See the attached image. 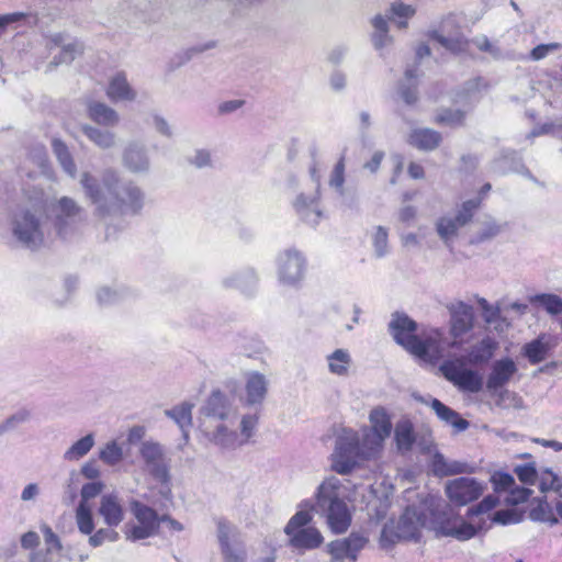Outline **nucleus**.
<instances>
[{
    "mask_svg": "<svg viewBox=\"0 0 562 562\" xmlns=\"http://www.w3.org/2000/svg\"><path fill=\"white\" fill-rule=\"evenodd\" d=\"M370 427L361 430L344 428L335 441L331 468L339 474H348L362 462L375 460L381 454L384 441L392 432V422L384 407L370 412Z\"/></svg>",
    "mask_w": 562,
    "mask_h": 562,
    "instance_id": "nucleus-1",
    "label": "nucleus"
},
{
    "mask_svg": "<svg viewBox=\"0 0 562 562\" xmlns=\"http://www.w3.org/2000/svg\"><path fill=\"white\" fill-rule=\"evenodd\" d=\"M498 348L497 341L492 337H484L472 345L465 357H453L445 360L439 371L445 379L459 390L470 393H479L483 387V379L475 370L467 368V364L481 366L487 363Z\"/></svg>",
    "mask_w": 562,
    "mask_h": 562,
    "instance_id": "nucleus-2",
    "label": "nucleus"
},
{
    "mask_svg": "<svg viewBox=\"0 0 562 562\" xmlns=\"http://www.w3.org/2000/svg\"><path fill=\"white\" fill-rule=\"evenodd\" d=\"M300 507L301 509L290 518L284 527V533L288 536L289 547L303 554L319 548L324 537L316 527L310 526L313 516L310 509L305 508L312 507L310 502L301 503Z\"/></svg>",
    "mask_w": 562,
    "mask_h": 562,
    "instance_id": "nucleus-3",
    "label": "nucleus"
},
{
    "mask_svg": "<svg viewBox=\"0 0 562 562\" xmlns=\"http://www.w3.org/2000/svg\"><path fill=\"white\" fill-rule=\"evenodd\" d=\"M426 522L425 513L414 505L407 506L398 520L386 522L382 529L380 543L389 548L398 541L418 540Z\"/></svg>",
    "mask_w": 562,
    "mask_h": 562,
    "instance_id": "nucleus-4",
    "label": "nucleus"
},
{
    "mask_svg": "<svg viewBox=\"0 0 562 562\" xmlns=\"http://www.w3.org/2000/svg\"><path fill=\"white\" fill-rule=\"evenodd\" d=\"M130 510L134 520L125 525L124 535L127 540L139 541L158 533L160 519L154 508L138 499H132Z\"/></svg>",
    "mask_w": 562,
    "mask_h": 562,
    "instance_id": "nucleus-5",
    "label": "nucleus"
},
{
    "mask_svg": "<svg viewBox=\"0 0 562 562\" xmlns=\"http://www.w3.org/2000/svg\"><path fill=\"white\" fill-rule=\"evenodd\" d=\"M139 454L145 463L146 471L162 484L161 495L169 499L171 497L170 473L162 446L151 440L143 441L139 447Z\"/></svg>",
    "mask_w": 562,
    "mask_h": 562,
    "instance_id": "nucleus-6",
    "label": "nucleus"
},
{
    "mask_svg": "<svg viewBox=\"0 0 562 562\" xmlns=\"http://www.w3.org/2000/svg\"><path fill=\"white\" fill-rule=\"evenodd\" d=\"M458 345V340H449L443 330L429 328L418 335L409 353L422 360L435 362L442 358L447 350Z\"/></svg>",
    "mask_w": 562,
    "mask_h": 562,
    "instance_id": "nucleus-7",
    "label": "nucleus"
},
{
    "mask_svg": "<svg viewBox=\"0 0 562 562\" xmlns=\"http://www.w3.org/2000/svg\"><path fill=\"white\" fill-rule=\"evenodd\" d=\"M443 490L452 505L463 507L479 501L487 490V484L476 477L463 475L448 480Z\"/></svg>",
    "mask_w": 562,
    "mask_h": 562,
    "instance_id": "nucleus-8",
    "label": "nucleus"
},
{
    "mask_svg": "<svg viewBox=\"0 0 562 562\" xmlns=\"http://www.w3.org/2000/svg\"><path fill=\"white\" fill-rule=\"evenodd\" d=\"M306 272L305 256L296 248L281 251L277 258V276L281 285L297 289Z\"/></svg>",
    "mask_w": 562,
    "mask_h": 562,
    "instance_id": "nucleus-9",
    "label": "nucleus"
},
{
    "mask_svg": "<svg viewBox=\"0 0 562 562\" xmlns=\"http://www.w3.org/2000/svg\"><path fill=\"white\" fill-rule=\"evenodd\" d=\"M216 537L224 562H246L245 544L234 525L218 518L216 520Z\"/></svg>",
    "mask_w": 562,
    "mask_h": 562,
    "instance_id": "nucleus-10",
    "label": "nucleus"
},
{
    "mask_svg": "<svg viewBox=\"0 0 562 562\" xmlns=\"http://www.w3.org/2000/svg\"><path fill=\"white\" fill-rule=\"evenodd\" d=\"M201 422L236 420L237 408L221 390H214L200 408Z\"/></svg>",
    "mask_w": 562,
    "mask_h": 562,
    "instance_id": "nucleus-11",
    "label": "nucleus"
},
{
    "mask_svg": "<svg viewBox=\"0 0 562 562\" xmlns=\"http://www.w3.org/2000/svg\"><path fill=\"white\" fill-rule=\"evenodd\" d=\"M269 392L268 378L255 370L244 373V387L239 401L247 407L258 408L265 403Z\"/></svg>",
    "mask_w": 562,
    "mask_h": 562,
    "instance_id": "nucleus-12",
    "label": "nucleus"
},
{
    "mask_svg": "<svg viewBox=\"0 0 562 562\" xmlns=\"http://www.w3.org/2000/svg\"><path fill=\"white\" fill-rule=\"evenodd\" d=\"M236 420L201 422L205 437L215 446L234 450L240 447L238 432L234 429Z\"/></svg>",
    "mask_w": 562,
    "mask_h": 562,
    "instance_id": "nucleus-13",
    "label": "nucleus"
},
{
    "mask_svg": "<svg viewBox=\"0 0 562 562\" xmlns=\"http://www.w3.org/2000/svg\"><path fill=\"white\" fill-rule=\"evenodd\" d=\"M389 331L393 339L411 352L418 335L417 323L404 313L395 312L389 323Z\"/></svg>",
    "mask_w": 562,
    "mask_h": 562,
    "instance_id": "nucleus-14",
    "label": "nucleus"
},
{
    "mask_svg": "<svg viewBox=\"0 0 562 562\" xmlns=\"http://www.w3.org/2000/svg\"><path fill=\"white\" fill-rule=\"evenodd\" d=\"M367 538L352 532L349 537L331 541L327 549L331 562H356L359 552L364 548Z\"/></svg>",
    "mask_w": 562,
    "mask_h": 562,
    "instance_id": "nucleus-15",
    "label": "nucleus"
},
{
    "mask_svg": "<svg viewBox=\"0 0 562 562\" xmlns=\"http://www.w3.org/2000/svg\"><path fill=\"white\" fill-rule=\"evenodd\" d=\"M518 367L510 357L496 359L486 378V390L491 394H497L517 374Z\"/></svg>",
    "mask_w": 562,
    "mask_h": 562,
    "instance_id": "nucleus-16",
    "label": "nucleus"
},
{
    "mask_svg": "<svg viewBox=\"0 0 562 562\" xmlns=\"http://www.w3.org/2000/svg\"><path fill=\"white\" fill-rule=\"evenodd\" d=\"M144 205V195L139 188L127 184L120 191L114 192L112 210L119 215L137 214Z\"/></svg>",
    "mask_w": 562,
    "mask_h": 562,
    "instance_id": "nucleus-17",
    "label": "nucleus"
},
{
    "mask_svg": "<svg viewBox=\"0 0 562 562\" xmlns=\"http://www.w3.org/2000/svg\"><path fill=\"white\" fill-rule=\"evenodd\" d=\"M430 469L435 476L446 477L474 474L477 467L468 461L448 459L442 453L436 452L431 458Z\"/></svg>",
    "mask_w": 562,
    "mask_h": 562,
    "instance_id": "nucleus-18",
    "label": "nucleus"
},
{
    "mask_svg": "<svg viewBox=\"0 0 562 562\" xmlns=\"http://www.w3.org/2000/svg\"><path fill=\"white\" fill-rule=\"evenodd\" d=\"M349 487L342 480L331 475L325 479L316 491V505L319 509L345 502Z\"/></svg>",
    "mask_w": 562,
    "mask_h": 562,
    "instance_id": "nucleus-19",
    "label": "nucleus"
},
{
    "mask_svg": "<svg viewBox=\"0 0 562 562\" xmlns=\"http://www.w3.org/2000/svg\"><path fill=\"white\" fill-rule=\"evenodd\" d=\"M450 312V334L452 340H457L470 331L473 327V307L462 301L451 303L448 306Z\"/></svg>",
    "mask_w": 562,
    "mask_h": 562,
    "instance_id": "nucleus-20",
    "label": "nucleus"
},
{
    "mask_svg": "<svg viewBox=\"0 0 562 562\" xmlns=\"http://www.w3.org/2000/svg\"><path fill=\"white\" fill-rule=\"evenodd\" d=\"M54 222L58 232H63L66 227L80 222L83 217V210L75 200L63 196L53 207Z\"/></svg>",
    "mask_w": 562,
    "mask_h": 562,
    "instance_id": "nucleus-21",
    "label": "nucleus"
},
{
    "mask_svg": "<svg viewBox=\"0 0 562 562\" xmlns=\"http://www.w3.org/2000/svg\"><path fill=\"white\" fill-rule=\"evenodd\" d=\"M12 231L20 243L27 245L37 243L41 237L38 220L30 211L15 216Z\"/></svg>",
    "mask_w": 562,
    "mask_h": 562,
    "instance_id": "nucleus-22",
    "label": "nucleus"
},
{
    "mask_svg": "<svg viewBox=\"0 0 562 562\" xmlns=\"http://www.w3.org/2000/svg\"><path fill=\"white\" fill-rule=\"evenodd\" d=\"M98 513L109 527H117L125 517L123 503L115 494H105L101 497Z\"/></svg>",
    "mask_w": 562,
    "mask_h": 562,
    "instance_id": "nucleus-23",
    "label": "nucleus"
},
{
    "mask_svg": "<svg viewBox=\"0 0 562 562\" xmlns=\"http://www.w3.org/2000/svg\"><path fill=\"white\" fill-rule=\"evenodd\" d=\"M553 347L552 337L548 334H541L522 346L521 355L527 358L530 364H538L547 359Z\"/></svg>",
    "mask_w": 562,
    "mask_h": 562,
    "instance_id": "nucleus-24",
    "label": "nucleus"
},
{
    "mask_svg": "<svg viewBox=\"0 0 562 562\" xmlns=\"http://www.w3.org/2000/svg\"><path fill=\"white\" fill-rule=\"evenodd\" d=\"M327 519L330 530L335 533H344L350 526L351 515L346 502L336 503L321 509Z\"/></svg>",
    "mask_w": 562,
    "mask_h": 562,
    "instance_id": "nucleus-25",
    "label": "nucleus"
},
{
    "mask_svg": "<svg viewBox=\"0 0 562 562\" xmlns=\"http://www.w3.org/2000/svg\"><path fill=\"white\" fill-rule=\"evenodd\" d=\"M441 142V133L427 127L415 128L408 135V144L423 151L437 149Z\"/></svg>",
    "mask_w": 562,
    "mask_h": 562,
    "instance_id": "nucleus-26",
    "label": "nucleus"
},
{
    "mask_svg": "<svg viewBox=\"0 0 562 562\" xmlns=\"http://www.w3.org/2000/svg\"><path fill=\"white\" fill-rule=\"evenodd\" d=\"M294 209L304 221L317 223L323 215L319 195L300 194L294 201Z\"/></svg>",
    "mask_w": 562,
    "mask_h": 562,
    "instance_id": "nucleus-27",
    "label": "nucleus"
},
{
    "mask_svg": "<svg viewBox=\"0 0 562 562\" xmlns=\"http://www.w3.org/2000/svg\"><path fill=\"white\" fill-rule=\"evenodd\" d=\"M108 98L113 101H133L136 92L131 87L124 72H117L113 76L106 88Z\"/></svg>",
    "mask_w": 562,
    "mask_h": 562,
    "instance_id": "nucleus-28",
    "label": "nucleus"
},
{
    "mask_svg": "<svg viewBox=\"0 0 562 562\" xmlns=\"http://www.w3.org/2000/svg\"><path fill=\"white\" fill-rule=\"evenodd\" d=\"M539 490L542 493L552 491L558 494L555 499V513L560 516L562 522V479L549 469L539 472Z\"/></svg>",
    "mask_w": 562,
    "mask_h": 562,
    "instance_id": "nucleus-29",
    "label": "nucleus"
},
{
    "mask_svg": "<svg viewBox=\"0 0 562 562\" xmlns=\"http://www.w3.org/2000/svg\"><path fill=\"white\" fill-rule=\"evenodd\" d=\"M224 282L227 288L236 289L245 295H251L257 289L258 277L252 269H247L227 278Z\"/></svg>",
    "mask_w": 562,
    "mask_h": 562,
    "instance_id": "nucleus-30",
    "label": "nucleus"
},
{
    "mask_svg": "<svg viewBox=\"0 0 562 562\" xmlns=\"http://www.w3.org/2000/svg\"><path fill=\"white\" fill-rule=\"evenodd\" d=\"M429 405L435 411L439 419L447 423L448 425L453 426L457 430L462 431L468 428L469 423L465 419L460 418L456 411L448 407L439 400L431 398Z\"/></svg>",
    "mask_w": 562,
    "mask_h": 562,
    "instance_id": "nucleus-31",
    "label": "nucleus"
},
{
    "mask_svg": "<svg viewBox=\"0 0 562 562\" xmlns=\"http://www.w3.org/2000/svg\"><path fill=\"white\" fill-rule=\"evenodd\" d=\"M328 370L331 374L345 376L349 373L352 363L351 355L347 349H336L326 356Z\"/></svg>",
    "mask_w": 562,
    "mask_h": 562,
    "instance_id": "nucleus-32",
    "label": "nucleus"
},
{
    "mask_svg": "<svg viewBox=\"0 0 562 562\" xmlns=\"http://www.w3.org/2000/svg\"><path fill=\"white\" fill-rule=\"evenodd\" d=\"M555 507L548 502L547 497L538 498L537 505L529 510V518L532 521L547 522L550 526L557 525L561 521L560 516L554 514Z\"/></svg>",
    "mask_w": 562,
    "mask_h": 562,
    "instance_id": "nucleus-33",
    "label": "nucleus"
},
{
    "mask_svg": "<svg viewBox=\"0 0 562 562\" xmlns=\"http://www.w3.org/2000/svg\"><path fill=\"white\" fill-rule=\"evenodd\" d=\"M88 114L93 122L105 126H114L119 122L117 113L101 102L90 103Z\"/></svg>",
    "mask_w": 562,
    "mask_h": 562,
    "instance_id": "nucleus-34",
    "label": "nucleus"
},
{
    "mask_svg": "<svg viewBox=\"0 0 562 562\" xmlns=\"http://www.w3.org/2000/svg\"><path fill=\"white\" fill-rule=\"evenodd\" d=\"M95 443L94 435L88 434L75 441L63 454L68 462H76L86 457Z\"/></svg>",
    "mask_w": 562,
    "mask_h": 562,
    "instance_id": "nucleus-35",
    "label": "nucleus"
},
{
    "mask_svg": "<svg viewBox=\"0 0 562 562\" xmlns=\"http://www.w3.org/2000/svg\"><path fill=\"white\" fill-rule=\"evenodd\" d=\"M192 408L193 404L183 402L170 409L165 411V414L180 427L186 438H188L187 428H189L192 424Z\"/></svg>",
    "mask_w": 562,
    "mask_h": 562,
    "instance_id": "nucleus-36",
    "label": "nucleus"
},
{
    "mask_svg": "<svg viewBox=\"0 0 562 562\" xmlns=\"http://www.w3.org/2000/svg\"><path fill=\"white\" fill-rule=\"evenodd\" d=\"M395 440L398 450L409 451L415 441L414 427L408 419L400 420L395 426Z\"/></svg>",
    "mask_w": 562,
    "mask_h": 562,
    "instance_id": "nucleus-37",
    "label": "nucleus"
},
{
    "mask_svg": "<svg viewBox=\"0 0 562 562\" xmlns=\"http://www.w3.org/2000/svg\"><path fill=\"white\" fill-rule=\"evenodd\" d=\"M465 112L462 110L441 109L434 119V123L439 126L459 127L464 124Z\"/></svg>",
    "mask_w": 562,
    "mask_h": 562,
    "instance_id": "nucleus-38",
    "label": "nucleus"
},
{
    "mask_svg": "<svg viewBox=\"0 0 562 562\" xmlns=\"http://www.w3.org/2000/svg\"><path fill=\"white\" fill-rule=\"evenodd\" d=\"M76 524L82 535H91L94 530V521L91 508L88 504L79 503L76 508Z\"/></svg>",
    "mask_w": 562,
    "mask_h": 562,
    "instance_id": "nucleus-39",
    "label": "nucleus"
},
{
    "mask_svg": "<svg viewBox=\"0 0 562 562\" xmlns=\"http://www.w3.org/2000/svg\"><path fill=\"white\" fill-rule=\"evenodd\" d=\"M53 149L64 170L71 177L76 175V164L68 150V147L60 139L53 140Z\"/></svg>",
    "mask_w": 562,
    "mask_h": 562,
    "instance_id": "nucleus-40",
    "label": "nucleus"
},
{
    "mask_svg": "<svg viewBox=\"0 0 562 562\" xmlns=\"http://www.w3.org/2000/svg\"><path fill=\"white\" fill-rule=\"evenodd\" d=\"M99 459L106 465L114 467L123 460V449L115 440H111L100 449Z\"/></svg>",
    "mask_w": 562,
    "mask_h": 562,
    "instance_id": "nucleus-41",
    "label": "nucleus"
},
{
    "mask_svg": "<svg viewBox=\"0 0 562 562\" xmlns=\"http://www.w3.org/2000/svg\"><path fill=\"white\" fill-rule=\"evenodd\" d=\"M533 304L542 306L550 315L562 313V299L555 294H537L530 299Z\"/></svg>",
    "mask_w": 562,
    "mask_h": 562,
    "instance_id": "nucleus-42",
    "label": "nucleus"
},
{
    "mask_svg": "<svg viewBox=\"0 0 562 562\" xmlns=\"http://www.w3.org/2000/svg\"><path fill=\"white\" fill-rule=\"evenodd\" d=\"M83 133L101 148H109L114 145V134L111 132L101 131L92 126H85Z\"/></svg>",
    "mask_w": 562,
    "mask_h": 562,
    "instance_id": "nucleus-43",
    "label": "nucleus"
},
{
    "mask_svg": "<svg viewBox=\"0 0 562 562\" xmlns=\"http://www.w3.org/2000/svg\"><path fill=\"white\" fill-rule=\"evenodd\" d=\"M258 419L259 417L257 414L243 415L238 432L241 446L247 443L250 440V438L255 435V430L258 425Z\"/></svg>",
    "mask_w": 562,
    "mask_h": 562,
    "instance_id": "nucleus-44",
    "label": "nucleus"
},
{
    "mask_svg": "<svg viewBox=\"0 0 562 562\" xmlns=\"http://www.w3.org/2000/svg\"><path fill=\"white\" fill-rule=\"evenodd\" d=\"M499 503V499L494 494L485 495L476 505L471 506L467 510V517H474L482 514L490 513L494 509Z\"/></svg>",
    "mask_w": 562,
    "mask_h": 562,
    "instance_id": "nucleus-45",
    "label": "nucleus"
},
{
    "mask_svg": "<svg viewBox=\"0 0 562 562\" xmlns=\"http://www.w3.org/2000/svg\"><path fill=\"white\" fill-rule=\"evenodd\" d=\"M481 526H474L471 522L465 520H460L456 525V529L449 532L451 533V538L457 539L458 541H468L474 538L479 531L481 530Z\"/></svg>",
    "mask_w": 562,
    "mask_h": 562,
    "instance_id": "nucleus-46",
    "label": "nucleus"
},
{
    "mask_svg": "<svg viewBox=\"0 0 562 562\" xmlns=\"http://www.w3.org/2000/svg\"><path fill=\"white\" fill-rule=\"evenodd\" d=\"M125 295L124 289L102 286L97 291V301L100 305H110L123 300Z\"/></svg>",
    "mask_w": 562,
    "mask_h": 562,
    "instance_id": "nucleus-47",
    "label": "nucleus"
},
{
    "mask_svg": "<svg viewBox=\"0 0 562 562\" xmlns=\"http://www.w3.org/2000/svg\"><path fill=\"white\" fill-rule=\"evenodd\" d=\"M415 9L412 5L403 2H395L391 5L392 19H397V26L400 29L407 27V20L415 14Z\"/></svg>",
    "mask_w": 562,
    "mask_h": 562,
    "instance_id": "nucleus-48",
    "label": "nucleus"
},
{
    "mask_svg": "<svg viewBox=\"0 0 562 562\" xmlns=\"http://www.w3.org/2000/svg\"><path fill=\"white\" fill-rule=\"evenodd\" d=\"M495 493L508 492L515 485V479L512 474L503 471H495L490 477Z\"/></svg>",
    "mask_w": 562,
    "mask_h": 562,
    "instance_id": "nucleus-49",
    "label": "nucleus"
},
{
    "mask_svg": "<svg viewBox=\"0 0 562 562\" xmlns=\"http://www.w3.org/2000/svg\"><path fill=\"white\" fill-rule=\"evenodd\" d=\"M482 198H477L474 200H468L463 202L461 209L458 211L456 215L457 222L459 225L464 226L473 218L475 211L481 206Z\"/></svg>",
    "mask_w": 562,
    "mask_h": 562,
    "instance_id": "nucleus-50",
    "label": "nucleus"
},
{
    "mask_svg": "<svg viewBox=\"0 0 562 562\" xmlns=\"http://www.w3.org/2000/svg\"><path fill=\"white\" fill-rule=\"evenodd\" d=\"M435 40L448 50L458 54L465 52L469 47V41L463 36H458L453 38L445 37L442 35L436 34Z\"/></svg>",
    "mask_w": 562,
    "mask_h": 562,
    "instance_id": "nucleus-51",
    "label": "nucleus"
},
{
    "mask_svg": "<svg viewBox=\"0 0 562 562\" xmlns=\"http://www.w3.org/2000/svg\"><path fill=\"white\" fill-rule=\"evenodd\" d=\"M372 25L374 27V34H373L374 45H375V47L381 48L382 46H384V44L389 40L387 22L383 16L376 15L372 21Z\"/></svg>",
    "mask_w": 562,
    "mask_h": 562,
    "instance_id": "nucleus-52",
    "label": "nucleus"
},
{
    "mask_svg": "<svg viewBox=\"0 0 562 562\" xmlns=\"http://www.w3.org/2000/svg\"><path fill=\"white\" fill-rule=\"evenodd\" d=\"M514 473L525 485H535L538 481L539 472L537 471L533 463L517 465L514 469Z\"/></svg>",
    "mask_w": 562,
    "mask_h": 562,
    "instance_id": "nucleus-53",
    "label": "nucleus"
},
{
    "mask_svg": "<svg viewBox=\"0 0 562 562\" xmlns=\"http://www.w3.org/2000/svg\"><path fill=\"white\" fill-rule=\"evenodd\" d=\"M460 227L462 226L459 225L456 217H441L437 223V232L445 240L454 236Z\"/></svg>",
    "mask_w": 562,
    "mask_h": 562,
    "instance_id": "nucleus-54",
    "label": "nucleus"
},
{
    "mask_svg": "<svg viewBox=\"0 0 562 562\" xmlns=\"http://www.w3.org/2000/svg\"><path fill=\"white\" fill-rule=\"evenodd\" d=\"M532 495V490L525 486H517L516 484L508 490V496L506 503L509 505H519L529 499Z\"/></svg>",
    "mask_w": 562,
    "mask_h": 562,
    "instance_id": "nucleus-55",
    "label": "nucleus"
},
{
    "mask_svg": "<svg viewBox=\"0 0 562 562\" xmlns=\"http://www.w3.org/2000/svg\"><path fill=\"white\" fill-rule=\"evenodd\" d=\"M521 514L514 509H501L494 513L492 521L498 525H512L521 521Z\"/></svg>",
    "mask_w": 562,
    "mask_h": 562,
    "instance_id": "nucleus-56",
    "label": "nucleus"
},
{
    "mask_svg": "<svg viewBox=\"0 0 562 562\" xmlns=\"http://www.w3.org/2000/svg\"><path fill=\"white\" fill-rule=\"evenodd\" d=\"M82 187L86 190L87 195L93 203H97L101 199V191L97 180L89 173H85L81 179Z\"/></svg>",
    "mask_w": 562,
    "mask_h": 562,
    "instance_id": "nucleus-57",
    "label": "nucleus"
},
{
    "mask_svg": "<svg viewBox=\"0 0 562 562\" xmlns=\"http://www.w3.org/2000/svg\"><path fill=\"white\" fill-rule=\"evenodd\" d=\"M345 157H341L334 167L330 176L329 184L341 190L345 183Z\"/></svg>",
    "mask_w": 562,
    "mask_h": 562,
    "instance_id": "nucleus-58",
    "label": "nucleus"
},
{
    "mask_svg": "<svg viewBox=\"0 0 562 562\" xmlns=\"http://www.w3.org/2000/svg\"><path fill=\"white\" fill-rule=\"evenodd\" d=\"M41 530L44 536V541L47 544L46 551H49V552H52L53 550L60 551L63 548L60 539L53 531V529L49 526L44 525V526H42Z\"/></svg>",
    "mask_w": 562,
    "mask_h": 562,
    "instance_id": "nucleus-59",
    "label": "nucleus"
},
{
    "mask_svg": "<svg viewBox=\"0 0 562 562\" xmlns=\"http://www.w3.org/2000/svg\"><path fill=\"white\" fill-rule=\"evenodd\" d=\"M103 484L101 482H90L83 484L81 488V499L79 503L88 504V501L101 493Z\"/></svg>",
    "mask_w": 562,
    "mask_h": 562,
    "instance_id": "nucleus-60",
    "label": "nucleus"
},
{
    "mask_svg": "<svg viewBox=\"0 0 562 562\" xmlns=\"http://www.w3.org/2000/svg\"><path fill=\"white\" fill-rule=\"evenodd\" d=\"M561 47L559 43L540 44L533 47L530 52L532 60H540L544 58L550 52L558 50Z\"/></svg>",
    "mask_w": 562,
    "mask_h": 562,
    "instance_id": "nucleus-61",
    "label": "nucleus"
},
{
    "mask_svg": "<svg viewBox=\"0 0 562 562\" xmlns=\"http://www.w3.org/2000/svg\"><path fill=\"white\" fill-rule=\"evenodd\" d=\"M30 419V412L26 409H21L10 417H8L3 423L11 430L15 429L19 425L27 422Z\"/></svg>",
    "mask_w": 562,
    "mask_h": 562,
    "instance_id": "nucleus-62",
    "label": "nucleus"
},
{
    "mask_svg": "<svg viewBox=\"0 0 562 562\" xmlns=\"http://www.w3.org/2000/svg\"><path fill=\"white\" fill-rule=\"evenodd\" d=\"M30 419V412L26 409H21L10 417H8L3 423L11 430L15 429L19 425L27 422Z\"/></svg>",
    "mask_w": 562,
    "mask_h": 562,
    "instance_id": "nucleus-63",
    "label": "nucleus"
},
{
    "mask_svg": "<svg viewBox=\"0 0 562 562\" xmlns=\"http://www.w3.org/2000/svg\"><path fill=\"white\" fill-rule=\"evenodd\" d=\"M21 547L25 550H35L40 544V537L35 531H27L21 536Z\"/></svg>",
    "mask_w": 562,
    "mask_h": 562,
    "instance_id": "nucleus-64",
    "label": "nucleus"
}]
</instances>
